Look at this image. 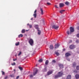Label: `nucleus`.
<instances>
[{
  "mask_svg": "<svg viewBox=\"0 0 79 79\" xmlns=\"http://www.w3.org/2000/svg\"><path fill=\"white\" fill-rule=\"evenodd\" d=\"M29 43L32 46V45H33V44H34V41L33 40L31 39H30L29 41Z\"/></svg>",
  "mask_w": 79,
  "mask_h": 79,
  "instance_id": "nucleus-1",
  "label": "nucleus"
},
{
  "mask_svg": "<svg viewBox=\"0 0 79 79\" xmlns=\"http://www.w3.org/2000/svg\"><path fill=\"white\" fill-rule=\"evenodd\" d=\"M57 74L58 75H59V76L60 77H61L63 75H64V74H63V72H59Z\"/></svg>",
  "mask_w": 79,
  "mask_h": 79,
  "instance_id": "nucleus-2",
  "label": "nucleus"
},
{
  "mask_svg": "<svg viewBox=\"0 0 79 79\" xmlns=\"http://www.w3.org/2000/svg\"><path fill=\"white\" fill-rule=\"evenodd\" d=\"M52 27L53 29H57L59 28V26L55 25H54L52 26Z\"/></svg>",
  "mask_w": 79,
  "mask_h": 79,
  "instance_id": "nucleus-3",
  "label": "nucleus"
},
{
  "mask_svg": "<svg viewBox=\"0 0 79 79\" xmlns=\"http://www.w3.org/2000/svg\"><path fill=\"white\" fill-rule=\"evenodd\" d=\"M70 34H71V33H72V32H73L74 31V28H73V27H70Z\"/></svg>",
  "mask_w": 79,
  "mask_h": 79,
  "instance_id": "nucleus-4",
  "label": "nucleus"
},
{
  "mask_svg": "<svg viewBox=\"0 0 79 79\" xmlns=\"http://www.w3.org/2000/svg\"><path fill=\"white\" fill-rule=\"evenodd\" d=\"M75 47H76V46L75 45L73 44H72L69 46V48H70V49H71L72 50L74 49Z\"/></svg>",
  "mask_w": 79,
  "mask_h": 79,
  "instance_id": "nucleus-5",
  "label": "nucleus"
},
{
  "mask_svg": "<svg viewBox=\"0 0 79 79\" xmlns=\"http://www.w3.org/2000/svg\"><path fill=\"white\" fill-rule=\"evenodd\" d=\"M71 54L69 52H67L65 54V56L66 58H68V57H69V56H71Z\"/></svg>",
  "mask_w": 79,
  "mask_h": 79,
  "instance_id": "nucleus-6",
  "label": "nucleus"
},
{
  "mask_svg": "<svg viewBox=\"0 0 79 79\" xmlns=\"http://www.w3.org/2000/svg\"><path fill=\"white\" fill-rule=\"evenodd\" d=\"M36 12H37V10H35L34 12V14H33V16L35 18L37 17V13H36Z\"/></svg>",
  "mask_w": 79,
  "mask_h": 79,
  "instance_id": "nucleus-7",
  "label": "nucleus"
},
{
  "mask_svg": "<svg viewBox=\"0 0 79 79\" xmlns=\"http://www.w3.org/2000/svg\"><path fill=\"white\" fill-rule=\"evenodd\" d=\"M52 73H53V71L51 70L49 71L47 73V75L48 76H49L50 74H52Z\"/></svg>",
  "mask_w": 79,
  "mask_h": 79,
  "instance_id": "nucleus-8",
  "label": "nucleus"
},
{
  "mask_svg": "<svg viewBox=\"0 0 79 79\" xmlns=\"http://www.w3.org/2000/svg\"><path fill=\"white\" fill-rule=\"evenodd\" d=\"M39 25H36L35 24L34 25V27L36 29H37V30H38V29H39Z\"/></svg>",
  "mask_w": 79,
  "mask_h": 79,
  "instance_id": "nucleus-9",
  "label": "nucleus"
},
{
  "mask_svg": "<svg viewBox=\"0 0 79 79\" xmlns=\"http://www.w3.org/2000/svg\"><path fill=\"white\" fill-rule=\"evenodd\" d=\"M55 48H58V47H59V46H60V45L58 44H56L55 45Z\"/></svg>",
  "mask_w": 79,
  "mask_h": 79,
  "instance_id": "nucleus-10",
  "label": "nucleus"
},
{
  "mask_svg": "<svg viewBox=\"0 0 79 79\" xmlns=\"http://www.w3.org/2000/svg\"><path fill=\"white\" fill-rule=\"evenodd\" d=\"M37 72H38V70H37V69L36 70L35 72H33V75L35 76V75L37 73Z\"/></svg>",
  "mask_w": 79,
  "mask_h": 79,
  "instance_id": "nucleus-11",
  "label": "nucleus"
},
{
  "mask_svg": "<svg viewBox=\"0 0 79 79\" xmlns=\"http://www.w3.org/2000/svg\"><path fill=\"white\" fill-rule=\"evenodd\" d=\"M40 10L41 13V14L42 15H44V11H43V9L42 8H40Z\"/></svg>",
  "mask_w": 79,
  "mask_h": 79,
  "instance_id": "nucleus-12",
  "label": "nucleus"
},
{
  "mask_svg": "<svg viewBox=\"0 0 79 79\" xmlns=\"http://www.w3.org/2000/svg\"><path fill=\"white\" fill-rule=\"evenodd\" d=\"M59 5L60 8H61V7L64 6V4L63 3H60L59 4Z\"/></svg>",
  "mask_w": 79,
  "mask_h": 79,
  "instance_id": "nucleus-13",
  "label": "nucleus"
},
{
  "mask_svg": "<svg viewBox=\"0 0 79 79\" xmlns=\"http://www.w3.org/2000/svg\"><path fill=\"white\" fill-rule=\"evenodd\" d=\"M71 76L70 75H68L66 78V79H71Z\"/></svg>",
  "mask_w": 79,
  "mask_h": 79,
  "instance_id": "nucleus-14",
  "label": "nucleus"
},
{
  "mask_svg": "<svg viewBox=\"0 0 79 79\" xmlns=\"http://www.w3.org/2000/svg\"><path fill=\"white\" fill-rule=\"evenodd\" d=\"M37 30L38 31V35H40V34H41V31L39 29H38V30Z\"/></svg>",
  "mask_w": 79,
  "mask_h": 79,
  "instance_id": "nucleus-15",
  "label": "nucleus"
},
{
  "mask_svg": "<svg viewBox=\"0 0 79 79\" xmlns=\"http://www.w3.org/2000/svg\"><path fill=\"white\" fill-rule=\"evenodd\" d=\"M73 68H75L76 66V62H74L73 64Z\"/></svg>",
  "mask_w": 79,
  "mask_h": 79,
  "instance_id": "nucleus-16",
  "label": "nucleus"
},
{
  "mask_svg": "<svg viewBox=\"0 0 79 79\" xmlns=\"http://www.w3.org/2000/svg\"><path fill=\"white\" fill-rule=\"evenodd\" d=\"M58 77H60L58 75H56L55 76L54 78L55 79H57V78H58Z\"/></svg>",
  "mask_w": 79,
  "mask_h": 79,
  "instance_id": "nucleus-17",
  "label": "nucleus"
},
{
  "mask_svg": "<svg viewBox=\"0 0 79 79\" xmlns=\"http://www.w3.org/2000/svg\"><path fill=\"white\" fill-rule=\"evenodd\" d=\"M75 77L76 79H79V74H76L75 75Z\"/></svg>",
  "mask_w": 79,
  "mask_h": 79,
  "instance_id": "nucleus-18",
  "label": "nucleus"
},
{
  "mask_svg": "<svg viewBox=\"0 0 79 79\" xmlns=\"http://www.w3.org/2000/svg\"><path fill=\"white\" fill-rule=\"evenodd\" d=\"M65 5H66L68 6V5H69V2H66L65 3Z\"/></svg>",
  "mask_w": 79,
  "mask_h": 79,
  "instance_id": "nucleus-19",
  "label": "nucleus"
},
{
  "mask_svg": "<svg viewBox=\"0 0 79 79\" xmlns=\"http://www.w3.org/2000/svg\"><path fill=\"white\" fill-rule=\"evenodd\" d=\"M49 48H50V49H53V45H51L50 46Z\"/></svg>",
  "mask_w": 79,
  "mask_h": 79,
  "instance_id": "nucleus-20",
  "label": "nucleus"
},
{
  "mask_svg": "<svg viewBox=\"0 0 79 79\" xmlns=\"http://www.w3.org/2000/svg\"><path fill=\"white\" fill-rule=\"evenodd\" d=\"M59 67L60 68H63V65L61 64H60Z\"/></svg>",
  "mask_w": 79,
  "mask_h": 79,
  "instance_id": "nucleus-21",
  "label": "nucleus"
},
{
  "mask_svg": "<svg viewBox=\"0 0 79 79\" xmlns=\"http://www.w3.org/2000/svg\"><path fill=\"white\" fill-rule=\"evenodd\" d=\"M23 37V35L22 34H20L18 35L19 37Z\"/></svg>",
  "mask_w": 79,
  "mask_h": 79,
  "instance_id": "nucleus-22",
  "label": "nucleus"
},
{
  "mask_svg": "<svg viewBox=\"0 0 79 79\" xmlns=\"http://www.w3.org/2000/svg\"><path fill=\"white\" fill-rule=\"evenodd\" d=\"M64 11H65V10H62L60 11V13H61V14H62L63 13V12H64Z\"/></svg>",
  "mask_w": 79,
  "mask_h": 79,
  "instance_id": "nucleus-23",
  "label": "nucleus"
},
{
  "mask_svg": "<svg viewBox=\"0 0 79 79\" xmlns=\"http://www.w3.org/2000/svg\"><path fill=\"white\" fill-rule=\"evenodd\" d=\"M43 61V60H42V59H41L38 60V62L40 63H41Z\"/></svg>",
  "mask_w": 79,
  "mask_h": 79,
  "instance_id": "nucleus-24",
  "label": "nucleus"
},
{
  "mask_svg": "<svg viewBox=\"0 0 79 79\" xmlns=\"http://www.w3.org/2000/svg\"><path fill=\"white\" fill-rule=\"evenodd\" d=\"M25 30L24 29H23L22 30L21 32L22 33H24L25 32Z\"/></svg>",
  "mask_w": 79,
  "mask_h": 79,
  "instance_id": "nucleus-25",
  "label": "nucleus"
},
{
  "mask_svg": "<svg viewBox=\"0 0 79 79\" xmlns=\"http://www.w3.org/2000/svg\"><path fill=\"white\" fill-rule=\"evenodd\" d=\"M48 64V60H47L46 61V62H45V64H46V65H47V64Z\"/></svg>",
  "mask_w": 79,
  "mask_h": 79,
  "instance_id": "nucleus-26",
  "label": "nucleus"
},
{
  "mask_svg": "<svg viewBox=\"0 0 79 79\" xmlns=\"http://www.w3.org/2000/svg\"><path fill=\"white\" fill-rule=\"evenodd\" d=\"M19 45V42H18L17 43H16L15 44V45H16V46H18Z\"/></svg>",
  "mask_w": 79,
  "mask_h": 79,
  "instance_id": "nucleus-27",
  "label": "nucleus"
},
{
  "mask_svg": "<svg viewBox=\"0 0 79 79\" xmlns=\"http://www.w3.org/2000/svg\"><path fill=\"white\" fill-rule=\"evenodd\" d=\"M10 76L11 77H14L15 76L14 75V74H12V75H10Z\"/></svg>",
  "mask_w": 79,
  "mask_h": 79,
  "instance_id": "nucleus-28",
  "label": "nucleus"
},
{
  "mask_svg": "<svg viewBox=\"0 0 79 79\" xmlns=\"http://www.w3.org/2000/svg\"><path fill=\"white\" fill-rule=\"evenodd\" d=\"M19 68L21 70V71L23 70V68L21 67H19Z\"/></svg>",
  "mask_w": 79,
  "mask_h": 79,
  "instance_id": "nucleus-29",
  "label": "nucleus"
},
{
  "mask_svg": "<svg viewBox=\"0 0 79 79\" xmlns=\"http://www.w3.org/2000/svg\"><path fill=\"white\" fill-rule=\"evenodd\" d=\"M76 69L77 70H79V66H76Z\"/></svg>",
  "mask_w": 79,
  "mask_h": 79,
  "instance_id": "nucleus-30",
  "label": "nucleus"
},
{
  "mask_svg": "<svg viewBox=\"0 0 79 79\" xmlns=\"http://www.w3.org/2000/svg\"><path fill=\"white\" fill-rule=\"evenodd\" d=\"M21 53H22V52H20L18 54V56H19L20 55H21Z\"/></svg>",
  "mask_w": 79,
  "mask_h": 79,
  "instance_id": "nucleus-31",
  "label": "nucleus"
},
{
  "mask_svg": "<svg viewBox=\"0 0 79 79\" xmlns=\"http://www.w3.org/2000/svg\"><path fill=\"white\" fill-rule=\"evenodd\" d=\"M2 75H5V72L3 71H2Z\"/></svg>",
  "mask_w": 79,
  "mask_h": 79,
  "instance_id": "nucleus-32",
  "label": "nucleus"
},
{
  "mask_svg": "<svg viewBox=\"0 0 79 79\" xmlns=\"http://www.w3.org/2000/svg\"><path fill=\"white\" fill-rule=\"evenodd\" d=\"M56 55L57 56H58L59 55V53L58 52H56Z\"/></svg>",
  "mask_w": 79,
  "mask_h": 79,
  "instance_id": "nucleus-33",
  "label": "nucleus"
},
{
  "mask_svg": "<svg viewBox=\"0 0 79 79\" xmlns=\"http://www.w3.org/2000/svg\"><path fill=\"white\" fill-rule=\"evenodd\" d=\"M76 43H79V40H77L76 41Z\"/></svg>",
  "mask_w": 79,
  "mask_h": 79,
  "instance_id": "nucleus-34",
  "label": "nucleus"
},
{
  "mask_svg": "<svg viewBox=\"0 0 79 79\" xmlns=\"http://www.w3.org/2000/svg\"><path fill=\"white\" fill-rule=\"evenodd\" d=\"M47 4L48 5H50L51 4V3H50L49 2H47Z\"/></svg>",
  "mask_w": 79,
  "mask_h": 79,
  "instance_id": "nucleus-35",
  "label": "nucleus"
},
{
  "mask_svg": "<svg viewBox=\"0 0 79 79\" xmlns=\"http://www.w3.org/2000/svg\"><path fill=\"white\" fill-rule=\"evenodd\" d=\"M15 64H16V63H15V62H14L13 64H11V65L13 66H14V65H15Z\"/></svg>",
  "mask_w": 79,
  "mask_h": 79,
  "instance_id": "nucleus-36",
  "label": "nucleus"
},
{
  "mask_svg": "<svg viewBox=\"0 0 79 79\" xmlns=\"http://www.w3.org/2000/svg\"><path fill=\"white\" fill-rule=\"evenodd\" d=\"M29 26L30 28H32V25L31 24L29 25Z\"/></svg>",
  "mask_w": 79,
  "mask_h": 79,
  "instance_id": "nucleus-37",
  "label": "nucleus"
},
{
  "mask_svg": "<svg viewBox=\"0 0 79 79\" xmlns=\"http://www.w3.org/2000/svg\"><path fill=\"white\" fill-rule=\"evenodd\" d=\"M67 33L68 35H69V31H67Z\"/></svg>",
  "mask_w": 79,
  "mask_h": 79,
  "instance_id": "nucleus-38",
  "label": "nucleus"
},
{
  "mask_svg": "<svg viewBox=\"0 0 79 79\" xmlns=\"http://www.w3.org/2000/svg\"><path fill=\"white\" fill-rule=\"evenodd\" d=\"M73 72H74V73H77V70H74L73 71Z\"/></svg>",
  "mask_w": 79,
  "mask_h": 79,
  "instance_id": "nucleus-39",
  "label": "nucleus"
},
{
  "mask_svg": "<svg viewBox=\"0 0 79 79\" xmlns=\"http://www.w3.org/2000/svg\"><path fill=\"white\" fill-rule=\"evenodd\" d=\"M30 77L31 78L33 77V75H30Z\"/></svg>",
  "mask_w": 79,
  "mask_h": 79,
  "instance_id": "nucleus-40",
  "label": "nucleus"
},
{
  "mask_svg": "<svg viewBox=\"0 0 79 79\" xmlns=\"http://www.w3.org/2000/svg\"><path fill=\"white\" fill-rule=\"evenodd\" d=\"M66 59L67 60H68V61H70V59H69V58H67Z\"/></svg>",
  "mask_w": 79,
  "mask_h": 79,
  "instance_id": "nucleus-41",
  "label": "nucleus"
},
{
  "mask_svg": "<svg viewBox=\"0 0 79 79\" xmlns=\"http://www.w3.org/2000/svg\"><path fill=\"white\" fill-rule=\"evenodd\" d=\"M71 42H72V40H69V43L70 44V43H71Z\"/></svg>",
  "mask_w": 79,
  "mask_h": 79,
  "instance_id": "nucleus-42",
  "label": "nucleus"
},
{
  "mask_svg": "<svg viewBox=\"0 0 79 79\" xmlns=\"http://www.w3.org/2000/svg\"><path fill=\"white\" fill-rule=\"evenodd\" d=\"M19 78V76H18L16 78V79H18Z\"/></svg>",
  "mask_w": 79,
  "mask_h": 79,
  "instance_id": "nucleus-43",
  "label": "nucleus"
},
{
  "mask_svg": "<svg viewBox=\"0 0 79 79\" xmlns=\"http://www.w3.org/2000/svg\"><path fill=\"white\" fill-rule=\"evenodd\" d=\"M52 62L53 63H56V61L55 60H52Z\"/></svg>",
  "mask_w": 79,
  "mask_h": 79,
  "instance_id": "nucleus-44",
  "label": "nucleus"
},
{
  "mask_svg": "<svg viewBox=\"0 0 79 79\" xmlns=\"http://www.w3.org/2000/svg\"><path fill=\"white\" fill-rule=\"evenodd\" d=\"M8 78V76H6L5 77V79H6Z\"/></svg>",
  "mask_w": 79,
  "mask_h": 79,
  "instance_id": "nucleus-45",
  "label": "nucleus"
},
{
  "mask_svg": "<svg viewBox=\"0 0 79 79\" xmlns=\"http://www.w3.org/2000/svg\"><path fill=\"white\" fill-rule=\"evenodd\" d=\"M77 37H79V34H77Z\"/></svg>",
  "mask_w": 79,
  "mask_h": 79,
  "instance_id": "nucleus-46",
  "label": "nucleus"
},
{
  "mask_svg": "<svg viewBox=\"0 0 79 79\" xmlns=\"http://www.w3.org/2000/svg\"><path fill=\"white\" fill-rule=\"evenodd\" d=\"M77 29H78V31H79V27L78 26L77 27Z\"/></svg>",
  "mask_w": 79,
  "mask_h": 79,
  "instance_id": "nucleus-47",
  "label": "nucleus"
},
{
  "mask_svg": "<svg viewBox=\"0 0 79 79\" xmlns=\"http://www.w3.org/2000/svg\"><path fill=\"white\" fill-rule=\"evenodd\" d=\"M55 7H56V8H58V6H57L56 5H55Z\"/></svg>",
  "mask_w": 79,
  "mask_h": 79,
  "instance_id": "nucleus-48",
  "label": "nucleus"
},
{
  "mask_svg": "<svg viewBox=\"0 0 79 79\" xmlns=\"http://www.w3.org/2000/svg\"><path fill=\"white\" fill-rule=\"evenodd\" d=\"M16 60H17V59H13V60L14 61H16Z\"/></svg>",
  "mask_w": 79,
  "mask_h": 79,
  "instance_id": "nucleus-49",
  "label": "nucleus"
},
{
  "mask_svg": "<svg viewBox=\"0 0 79 79\" xmlns=\"http://www.w3.org/2000/svg\"><path fill=\"white\" fill-rule=\"evenodd\" d=\"M27 26H29V25H30L28 23V24H27Z\"/></svg>",
  "mask_w": 79,
  "mask_h": 79,
  "instance_id": "nucleus-50",
  "label": "nucleus"
},
{
  "mask_svg": "<svg viewBox=\"0 0 79 79\" xmlns=\"http://www.w3.org/2000/svg\"><path fill=\"white\" fill-rule=\"evenodd\" d=\"M31 20H32V19H33V18H31Z\"/></svg>",
  "mask_w": 79,
  "mask_h": 79,
  "instance_id": "nucleus-51",
  "label": "nucleus"
},
{
  "mask_svg": "<svg viewBox=\"0 0 79 79\" xmlns=\"http://www.w3.org/2000/svg\"><path fill=\"white\" fill-rule=\"evenodd\" d=\"M63 51H65V49H64L63 50Z\"/></svg>",
  "mask_w": 79,
  "mask_h": 79,
  "instance_id": "nucleus-52",
  "label": "nucleus"
},
{
  "mask_svg": "<svg viewBox=\"0 0 79 79\" xmlns=\"http://www.w3.org/2000/svg\"><path fill=\"white\" fill-rule=\"evenodd\" d=\"M14 71H15L16 70H15V69H14Z\"/></svg>",
  "mask_w": 79,
  "mask_h": 79,
  "instance_id": "nucleus-53",
  "label": "nucleus"
},
{
  "mask_svg": "<svg viewBox=\"0 0 79 79\" xmlns=\"http://www.w3.org/2000/svg\"><path fill=\"white\" fill-rule=\"evenodd\" d=\"M45 70H46V71H47V69H45Z\"/></svg>",
  "mask_w": 79,
  "mask_h": 79,
  "instance_id": "nucleus-54",
  "label": "nucleus"
},
{
  "mask_svg": "<svg viewBox=\"0 0 79 79\" xmlns=\"http://www.w3.org/2000/svg\"><path fill=\"white\" fill-rule=\"evenodd\" d=\"M26 31H28V30H26Z\"/></svg>",
  "mask_w": 79,
  "mask_h": 79,
  "instance_id": "nucleus-55",
  "label": "nucleus"
}]
</instances>
